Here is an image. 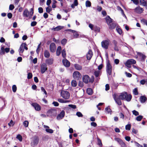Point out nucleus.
I'll return each instance as SVG.
<instances>
[{
  "instance_id": "nucleus-23",
  "label": "nucleus",
  "mask_w": 147,
  "mask_h": 147,
  "mask_svg": "<svg viewBox=\"0 0 147 147\" xmlns=\"http://www.w3.org/2000/svg\"><path fill=\"white\" fill-rule=\"evenodd\" d=\"M105 20L107 23L108 25L112 22V20L109 16L106 17Z\"/></svg>"
},
{
  "instance_id": "nucleus-18",
  "label": "nucleus",
  "mask_w": 147,
  "mask_h": 147,
  "mask_svg": "<svg viewBox=\"0 0 147 147\" xmlns=\"http://www.w3.org/2000/svg\"><path fill=\"white\" fill-rule=\"evenodd\" d=\"M93 55L92 52L91 50H89L87 54V58L88 60H90Z\"/></svg>"
},
{
  "instance_id": "nucleus-41",
  "label": "nucleus",
  "mask_w": 147,
  "mask_h": 147,
  "mask_svg": "<svg viewBox=\"0 0 147 147\" xmlns=\"http://www.w3.org/2000/svg\"><path fill=\"white\" fill-rule=\"evenodd\" d=\"M143 116L142 115H139L136 117V119L138 121H140L143 118Z\"/></svg>"
},
{
  "instance_id": "nucleus-24",
  "label": "nucleus",
  "mask_w": 147,
  "mask_h": 147,
  "mask_svg": "<svg viewBox=\"0 0 147 147\" xmlns=\"http://www.w3.org/2000/svg\"><path fill=\"white\" fill-rule=\"evenodd\" d=\"M74 67L75 69L78 70H81L82 68V66L78 64H75L74 65Z\"/></svg>"
},
{
  "instance_id": "nucleus-45",
  "label": "nucleus",
  "mask_w": 147,
  "mask_h": 147,
  "mask_svg": "<svg viewBox=\"0 0 147 147\" xmlns=\"http://www.w3.org/2000/svg\"><path fill=\"white\" fill-rule=\"evenodd\" d=\"M68 107H69L70 108H71L73 109H76V105L72 104L68 105Z\"/></svg>"
},
{
  "instance_id": "nucleus-16",
  "label": "nucleus",
  "mask_w": 147,
  "mask_h": 147,
  "mask_svg": "<svg viewBox=\"0 0 147 147\" xmlns=\"http://www.w3.org/2000/svg\"><path fill=\"white\" fill-rule=\"evenodd\" d=\"M65 30L66 31H69L73 33V38H78V37L79 36V34H78L77 32H76V31L75 30H72L71 29H67L66 30Z\"/></svg>"
},
{
  "instance_id": "nucleus-22",
  "label": "nucleus",
  "mask_w": 147,
  "mask_h": 147,
  "mask_svg": "<svg viewBox=\"0 0 147 147\" xmlns=\"http://www.w3.org/2000/svg\"><path fill=\"white\" fill-rule=\"evenodd\" d=\"M147 100L146 97L144 96H141L140 98V102L142 103L145 102Z\"/></svg>"
},
{
  "instance_id": "nucleus-12",
  "label": "nucleus",
  "mask_w": 147,
  "mask_h": 147,
  "mask_svg": "<svg viewBox=\"0 0 147 147\" xmlns=\"http://www.w3.org/2000/svg\"><path fill=\"white\" fill-rule=\"evenodd\" d=\"M26 45V43H23L20 45V48L18 50L20 55H22L21 54L23 53L24 49V47L25 45Z\"/></svg>"
},
{
  "instance_id": "nucleus-38",
  "label": "nucleus",
  "mask_w": 147,
  "mask_h": 147,
  "mask_svg": "<svg viewBox=\"0 0 147 147\" xmlns=\"http://www.w3.org/2000/svg\"><path fill=\"white\" fill-rule=\"evenodd\" d=\"M62 55L63 58H65L66 56V51L65 49H63L62 51Z\"/></svg>"
},
{
  "instance_id": "nucleus-34",
  "label": "nucleus",
  "mask_w": 147,
  "mask_h": 147,
  "mask_svg": "<svg viewBox=\"0 0 147 147\" xmlns=\"http://www.w3.org/2000/svg\"><path fill=\"white\" fill-rule=\"evenodd\" d=\"M86 7H90L91 6V3L89 1L87 0L86 2Z\"/></svg>"
},
{
  "instance_id": "nucleus-11",
  "label": "nucleus",
  "mask_w": 147,
  "mask_h": 147,
  "mask_svg": "<svg viewBox=\"0 0 147 147\" xmlns=\"http://www.w3.org/2000/svg\"><path fill=\"white\" fill-rule=\"evenodd\" d=\"M49 49L52 53L55 52L56 50V47L55 44L53 42L51 43L50 45Z\"/></svg>"
},
{
  "instance_id": "nucleus-25",
  "label": "nucleus",
  "mask_w": 147,
  "mask_h": 147,
  "mask_svg": "<svg viewBox=\"0 0 147 147\" xmlns=\"http://www.w3.org/2000/svg\"><path fill=\"white\" fill-rule=\"evenodd\" d=\"M64 27L61 26H58L55 28H54L52 29V30H53L54 31H58L61 30Z\"/></svg>"
},
{
  "instance_id": "nucleus-53",
  "label": "nucleus",
  "mask_w": 147,
  "mask_h": 147,
  "mask_svg": "<svg viewBox=\"0 0 147 147\" xmlns=\"http://www.w3.org/2000/svg\"><path fill=\"white\" fill-rule=\"evenodd\" d=\"M32 75L31 73H29L28 74L27 78L28 79H31L32 77Z\"/></svg>"
},
{
  "instance_id": "nucleus-44",
  "label": "nucleus",
  "mask_w": 147,
  "mask_h": 147,
  "mask_svg": "<svg viewBox=\"0 0 147 147\" xmlns=\"http://www.w3.org/2000/svg\"><path fill=\"white\" fill-rule=\"evenodd\" d=\"M16 138L18 139L20 142H21L22 140V137L21 136L20 134H18L17 137Z\"/></svg>"
},
{
  "instance_id": "nucleus-33",
  "label": "nucleus",
  "mask_w": 147,
  "mask_h": 147,
  "mask_svg": "<svg viewBox=\"0 0 147 147\" xmlns=\"http://www.w3.org/2000/svg\"><path fill=\"white\" fill-rule=\"evenodd\" d=\"M67 42V40L65 38L63 39L61 41V43L63 45H65Z\"/></svg>"
},
{
  "instance_id": "nucleus-40",
  "label": "nucleus",
  "mask_w": 147,
  "mask_h": 147,
  "mask_svg": "<svg viewBox=\"0 0 147 147\" xmlns=\"http://www.w3.org/2000/svg\"><path fill=\"white\" fill-rule=\"evenodd\" d=\"M133 92L134 94L135 95H138V89L137 88H135L133 90Z\"/></svg>"
},
{
  "instance_id": "nucleus-30",
  "label": "nucleus",
  "mask_w": 147,
  "mask_h": 147,
  "mask_svg": "<svg viewBox=\"0 0 147 147\" xmlns=\"http://www.w3.org/2000/svg\"><path fill=\"white\" fill-rule=\"evenodd\" d=\"M5 54L4 48V47H2L1 48V50H0V55H2Z\"/></svg>"
},
{
  "instance_id": "nucleus-26",
  "label": "nucleus",
  "mask_w": 147,
  "mask_h": 147,
  "mask_svg": "<svg viewBox=\"0 0 147 147\" xmlns=\"http://www.w3.org/2000/svg\"><path fill=\"white\" fill-rule=\"evenodd\" d=\"M61 46H59L57 49L56 51V54L57 56H59L61 53Z\"/></svg>"
},
{
  "instance_id": "nucleus-57",
  "label": "nucleus",
  "mask_w": 147,
  "mask_h": 147,
  "mask_svg": "<svg viewBox=\"0 0 147 147\" xmlns=\"http://www.w3.org/2000/svg\"><path fill=\"white\" fill-rule=\"evenodd\" d=\"M38 12L40 13H42L43 12V9L41 7H39L38 8Z\"/></svg>"
},
{
  "instance_id": "nucleus-48",
  "label": "nucleus",
  "mask_w": 147,
  "mask_h": 147,
  "mask_svg": "<svg viewBox=\"0 0 147 147\" xmlns=\"http://www.w3.org/2000/svg\"><path fill=\"white\" fill-rule=\"evenodd\" d=\"M146 2H147L145 1L144 0H140V4L144 6L146 5Z\"/></svg>"
},
{
  "instance_id": "nucleus-5",
  "label": "nucleus",
  "mask_w": 147,
  "mask_h": 147,
  "mask_svg": "<svg viewBox=\"0 0 147 147\" xmlns=\"http://www.w3.org/2000/svg\"><path fill=\"white\" fill-rule=\"evenodd\" d=\"M112 67L109 62H107L106 65V71L108 75H110L112 74Z\"/></svg>"
},
{
  "instance_id": "nucleus-19",
  "label": "nucleus",
  "mask_w": 147,
  "mask_h": 147,
  "mask_svg": "<svg viewBox=\"0 0 147 147\" xmlns=\"http://www.w3.org/2000/svg\"><path fill=\"white\" fill-rule=\"evenodd\" d=\"M53 59L52 58L47 59L45 61L46 64L48 65H51L53 63Z\"/></svg>"
},
{
  "instance_id": "nucleus-49",
  "label": "nucleus",
  "mask_w": 147,
  "mask_h": 147,
  "mask_svg": "<svg viewBox=\"0 0 147 147\" xmlns=\"http://www.w3.org/2000/svg\"><path fill=\"white\" fill-rule=\"evenodd\" d=\"M131 125L130 124H128L125 126V128L126 130H129L130 129Z\"/></svg>"
},
{
  "instance_id": "nucleus-55",
  "label": "nucleus",
  "mask_w": 147,
  "mask_h": 147,
  "mask_svg": "<svg viewBox=\"0 0 147 147\" xmlns=\"http://www.w3.org/2000/svg\"><path fill=\"white\" fill-rule=\"evenodd\" d=\"M125 73L126 76L130 78L132 76V74L130 73L125 72Z\"/></svg>"
},
{
  "instance_id": "nucleus-14",
  "label": "nucleus",
  "mask_w": 147,
  "mask_h": 147,
  "mask_svg": "<svg viewBox=\"0 0 147 147\" xmlns=\"http://www.w3.org/2000/svg\"><path fill=\"white\" fill-rule=\"evenodd\" d=\"M65 114V113L64 111L63 110L62 111L61 113L57 115V119L58 120H59L62 119L64 117Z\"/></svg>"
},
{
  "instance_id": "nucleus-51",
  "label": "nucleus",
  "mask_w": 147,
  "mask_h": 147,
  "mask_svg": "<svg viewBox=\"0 0 147 147\" xmlns=\"http://www.w3.org/2000/svg\"><path fill=\"white\" fill-rule=\"evenodd\" d=\"M133 114L134 115H135L136 116L139 115V113L137 111L134 110L132 111Z\"/></svg>"
},
{
  "instance_id": "nucleus-56",
  "label": "nucleus",
  "mask_w": 147,
  "mask_h": 147,
  "mask_svg": "<svg viewBox=\"0 0 147 147\" xmlns=\"http://www.w3.org/2000/svg\"><path fill=\"white\" fill-rule=\"evenodd\" d=\"M41 89L42 91V92H43L45 94L47 95V94L46 91L45 90L43 87H41Z\"/></svg>"
},
{
  "instance_id": "nucleus-63",
  "label": "nucleus",
  "mask_w": 147,
  "mask_h": 147,
  "mask_svg": "<svg viewBox=\"0 0 147 147\" xmlns=\"http://www.w3.org/2000/svg\"><path fill=\"white\" fill-rule=\"evenodd\" d=\"M119 61L118 59H115L114 60L115 63L116 65L118 64L119 63Z\"/></svg>"
},
{
  "instance_id": "nucleus-42",
  "label": "nucleus",
  "mask_w": 147,
  "mask_h": 147,
  "mask_svg": "<svg viewBox=\"0 0 147 147\" xmlns=\"http://www.w3.org/2000/svg\"><path fill=\"white\" fill-rule=\"evenodd\" d=\"M23 124L25 127H27L28 125V122L27 121H25L23 122Z\"/></svg>"
},
{
  "instance_id": "nucleus-59",
  "label": "nucleus",
  "mask_w": 147,
  "mask_h": 147,
  "mask_svg": "<svg viewBox=\"0 0 147 147\" xmlns=\"http://www.w3.org/2000/svg\"><path fill=\"white\" fill-rule=\"evenodd\" d=\"M7 17L9 19H11V18L12 16V14L11 13H8L7 15Z\"/></svg>"
},
{
  "instance_id": "nucleus-43",
  "label": "nucleus",
  "mask_w": 147,
  "mask_h": 147,
  "mask_svg": "<svg viewBox=\"0 0 147 147\" xmlns=\"http://www.w3.org/2000/svg\"><path fill=\"white\" fill-rule=\"evenodd\" d=\"M52 10V8L50 6H49L46 8V11L47 12L49 13Z\"/></svg>"
},
{
  "instance_id": "nucleus-13",
  "label": "nucleus",
  "mask_w": 147,
  "mask_h": 147,
  "mask_svg": "<svg viewBox=\"0 0 147 147\" xmlns=\"http://www.w3.org/2000/svg\"><path fill=\"white\" fill-rule=\"evenodd\" d=\"M31 105L36 111H39L41 110V107L37 103H33Z\"/></svg>"
},
{
  "instance_id": "nucleus-39",
  "label": "nucleus",
  "mask_w": 147,
  "mask_h": 147,
  "mask_svg": "<svg viewBox=\"0 0 147 147\" xmlns=\"http://www.w3.org/2000/svg\"><path fill=\"white\" fill-rule=\"evenodd\" d=\"M45 131L47 133H50L51 134H52L53 132V130L50 129H47L46 128L45 129Z\"/></svg>"
},
{
  "instance_id": "nucleus-28",
  "label": "nucleus",
  "mask_w": 147,
  "mask_h": 147,
  "mask_svg": "<svg viewBox=\"0 0 147 147\" xmlns=\"http://www.w3.org/2000/svg\"><path fill=\"white\" fill-rule=\"evenodd\" d=\"M109 25V28L111 29L115 28L116 26V24L115 23L110 24Z\"/></svg>"
},
{
  "instance_id": "nucleus-17",
  "label": "nucleus",
  "mask_w": 147,
  "mask_h": 147,
  "mask_svg": "<svg viewBox=\"0 0 147 147\" xmlns=\"http://www.w3.org/2000/svg\"><path fill=\"white\" fill-rule=\"evenodd\" d=\"M63 65L66 67H68L70 65V63L66 59H64L62 60Z\"/></svg>"
},
{
  "instance_id": "nucleus-60",
  "label": "nucleus",
  "mask_w": 147,
  "mask_h": 147,
  "mask_svg": "<svg viewBox=\"0 0 147 147\" xmlns=\"http://www.w3.org/2000/svg\"><path fill=\"white\" fill-rule=\"evenodd\" d=\"M110 88L109 86V85L108 84H107L105 85V90L106 91L108 90Z\"/></svg>"
},
{
  "instance_id": "nucleus-4",
  "label": "nucleus",
  "mask_w": 147,
  "mask_h": 147,
  "mask_svg": "<svg viewBox=\"0 0 147 147\" xmlns=\"http://www.w3.org/2000/svg\"><path fill=\"white\" fill-rule=\"evenodd\" d=\"M39 139L37 136H34L31 142V146L32 147H34L36 146L39 142Z\"/></svg>"
},
{
  "instance_id": "nucleus-27",
  "label": "nucleus",
  "mask_w": 147,
  "mask_h": 147,
  "mask_svg": "<svg viewBox=\"0 0 147 147\" xmlns=\"http://www.w3.org/2000/svg\"><path fill=\"white\" fill-rule=\"evenodd\" d=\"M45 57L47 58H49L50 56V54L49 52L47 50H45L44 53Z\"/></svg>"
},
{
  "instance_id": "nucleus-20",
  "label": "nucleus",
  "mask_w": 147,
  "mask_h": 147,
  "mask_svg": "<svg viewBox=\"0 0 147 147\" xmlns=\"http://www.w3.org/2000/svg\"><path fill=\"white\" fill-rule=\"evenodd\" d=\"M30 12L27 9H26L24 11L23 15L24 17H28L29 16Z\"/></svg>"
},
{
  "instance_id": "nucleus-52",
  "label": "nucleus",
  "mask_w": 147,
  "mask_h": 147,
  "mask_svg": "<svg viewBox=\"0 0 147 147\" xmlns=\"http://www.w3.org/2000/svg\"><path fill=\"white\" fill-rule=\"evenodd\" d=\"M12 90L13 92H15L17 90V87L16 85H13L12 87Z\"/></svg>"
},
{
  "instance_id": "nucleus-61",
  "label": "nucleus",
  "mask_w": 147,
  "mask_h": 147,
  "mask_svg": "<svg viewBox=\"0 0 147 147\" xmlns=\"http://www.w3.org/2000/svg\"><path fill=\"white\" fill-rule=\"evenodd\" d=\"M146 81L144 80H142L140 81V83L142 85L144 84L145 83H146Z\"/></svg>"
},
{
  "instance_id": "nucleus-36",
  "label": "nucleus",
  "mask_w": 147,
  "mask_h": 147,
  "mask_svg": "<svg viewBox=\"0 0 147 147\" xmlns=\"http://www.w3.org/2000/svg\"><path fill=\"white\" fill-rule=\"evenodd\" d=\"M100 71H94V74L96 77H98L99 76V74L100 73Z\"/></svg>"
},
{
  "instance_id": "nucleus-29",
  "label": "nucleus",
  "mask_w": 147,
  "mask_h": 147,
  "mask_svg": "<svg viewBox=\"0 0 147 147\" xmlns=\"http://www.w3.org/2000/svg\"><path fill=\"white\" fill-rule=\"evenodd\" d=\"M87 92L89 95L92 94L93 93L92 89L90 88H87Z\"/></svg>"
},
{
  "instance_id": "nucleus-35",
  "label": "nucleus",
  "mask_w": 147,
  "mask_h": 147,
  "mask_svg": "<svg viewBox=\"0 0 147 147\" xmlns=\"http://www.w3.org/2000/svg\"><path fill=\"white\" fill-rule=\"evenodd\" d=\"M57 100L58 102L61 103H66L69 102L67 100H64L61 98H59Z\"/></svg>"
},
{
  "instance_id": "nucleus-10",
  "label": "nucleus",
  "mask_w": 147,
  "mask_h": 147,
  "mask_svg": "<svg viewBox=\"0 0 147 147\" xmlns=\"http://www.w3.org/2000/svg\"><path fill=\"white\" fill-rule=\"evenodd\" d=\"M114 140L119 143L121 147H126V145L125 144L120 138H115L114 139Z\"/></svg>"
},
{
  "instance_id": "nucleus-37",
  "label": "nucleus",
  "mask_w": 147,
  "mask_h": 147,
  "mask_svg": "<svg viewBox=\"0 0 147 147\" xmlns=\"http://www.w3.org/2000/svg\"><path fill=\"white\" fill-rule=\"evenodd\" d=\"M116 30L117 32L120 35L122 34V30L119 28L116 27Z\"/></svg>"
},
{
  "instance_id": "nucleus-9",
  "label": "nucleus",
  "mask_w": 147,
  "mask_h": 147,
  "mask_svg": "<svg viewBox=\"0 0 147 147\" xmlns=\"http://www.w3.org/2000/svg\"><path fill=\"white\" fill-rule=\"evenodd\" d=\"M41 73L43 74L44 73L47 69V65L45 63H43L40 66Z\"/></svg>"
},
{
  "instance_id": "nucleus-50",
  "label": "nucleus",
  "mask_w": 147,
  "mask_h": 147,
  "mask_svg": "<svg viewBox=\"0 0 147 147\" xmlns=\"http://www.w3.org/2000/svg\"><path fill=\"white\" fill-rule=\"evenodd\" d=\"M14 123L13 122V121L11 120L10 122L8 123V125L10 127L11 126H13L14 125Z\"/></svg>"
},
{
  "instance_id": "nucleus-46",
  "label": "nucleus",
  "mask_w": 147,
  "mask_h": 147,
  "mask_svg": "<svg viewBox=\"0 0 147 147\" xmlns=\"http://www.w3.org/2000/svg\"><path fill=\"white\" fill-rule=\"evenodd\" d=\"M53 110H50L48 111L47 112V116H49L50 115L52 116L53 115H52V113L53 112Z\"/></svg>"
},
{
  "instance_id": "nucleus-3",
  "label": "nucleus",
  "mask_w": 147,
  "mask_h": 147,
  "mask_svg": "<svg viewBox=\"0 0 147 147\" xmlns=\"http://www.w3.org/2000/svg\"><path fill=\"white\" fill-rule=\"evenodd\" d=\"M136 61L132 59H129L127 60L125 63V65L127 67L130 68L131 67V65L136 63Z\"/></svg>"
},
{
  "instance_id": "nucleus-8",
  "label": "nucleus",
  "mask_w": 147,
  "mask_h": 147,
  "mask_svg": "<svg viewBox=\"0 0 147 147\" xmlns=\"http://www.w3.org/2000/svg\"><path fill=\"white\" fill-rule=\"evenodd\" d=\"M73 77L75 79L79 80L81 78L82 75L79 71H76L73 73Z\"/></svg>"
},
{
  "instance_id": "nucleus-64",
  "label": "nucleus",
  "mask_w": 147,
  "mask_h": 147,
  "mask_svg": "<svg viewBox=\"0 0 147 147\" xmlns=\"http://www.w3.org/2000/svg\"><path fill=\"white\" fill-rule=\"evenodd\" d=\"M91 125L92 126L94 127H96L97 126V124L96 123L94 122H92L91 123Z\"/></svg>"
},
{
  "instance_id": "nucleus-15",
  "label": "nucleus",
  "mask_w": 147,
  "mask_h": 147,
  "mask_svg": "<svg viewBox=\"0 0 147 147\" xmlns=\"http://www.w3.org/2000/svg\"><path fill=\"white\" fill-rule=\"evenodd\" d=\"M143 10V8L140 7L139 6L137 7L134 9L135 12L138 13H141Z\"/></svg>"
},
{
  "instance_id": "nucleus-54",
  "label": "nucleus",
  "mask_w": 147,
  "mask_h": 147,
  "mask_svg": "<svg viewBox=\"0 0 147 147\" xmlns=\"http://www.w3.org/2000/svg\"><path fill=\"white\" fill-rule=\"evenodd\" d=\"M37 24V22L36 21H33L31 23V26H34Z\"/></svg>"
},
{
  "instance_id": "nucleus-7",
  "label": "nucleus",
  "mask_w": 147,
  "mask_h": 147,
  "mask_svg": "<svg viewBox=\"0 0 147 147\" xmlns=\"http://www.w3.org/2000/svg\"><path fill=\"white\" fill-rule=\"evenodd\" d=\"M110 42L109 40H103L101 42V45L102 48L107 49L108 48V47Z\"/></svg>"
},
{
  "instance_id": "nucleus-47",
  "label": "nucleus",
  "mask_w": 147,
  "mask_h": 147,
  "mask_svg": "<svg viewBox=\"0 0 147 147\" xmlns=\"http://www.w3.org/2000/svg\"><path fill=\"white\" fill-rule=\"evenodd\" d=\"M76 115L78 117H82L83 116L82 114L80 112H77L76 113Z\"/></svg>"
},
{
  "instance_id": "nucleus-6",
  "label": "nucleus",
  "mask_w": 147,
  "mask_h": 147,
  "mask_svg": "<svg viewBox=\"0 0 147 147\" xmlns=\"http://www.w3.org/2000/svg\"><path fill=\"white\" fill-rule=\"evenodd\" d=\"M61 96L65 99H68L70 97V94L67 91L63 90L61 92Z\"/></svg>"
},
{
  "instance_id": "nucleus-2",
  "label": "nucleus",
  "mask_w": 147,
  "mask_h": 147,
  "mask_svg": "<svg viewBox=\"0 0 147 147\" xmlns=\"http://www.w3.org/2000/svg\"><path fill=\"white\" fill-rule=\"evenodd\" d=\"M94 78L93 77H92L90 79L89 76L85 75L83 76L82 80L86 84H87L89 82L92 83L94 81Z\"/></svg>"
},
{
  "instance_id": "nucleus-58",
  "label": "nucleus",
  "mask_w": 147,
  "mask_h": 147,
  "mask_svg": "<svg viewBox=\"0 0 147 147\" xmlns=\"http://www.w3.org/2000/svg\"><path fill=\"white\" fill-rule=\"evenodd\" d=\"M52 104L56 107L58 106L59 105V103L55 101H54L53 102Z\"/></svg>"
},
{
  "instance_id": "nucleus-1",
  "label": "nucleus",
  "mask_w": 147,
  "mask_h": 147,
  "mask_svg": "<svg viewBox=\"0 0 147 147\" xmlns=\"http://www.w3.org/2000/svg\"><path fill=\"white\" fill-rule=\"evenodd\" d=\"M113 96L116 103L120 106L122 104L121 100L125 99L126 101H129L132 97L131 95H128L127 93L125 92L121 93L120 95L117 93H114L113 94Z\"/></svg>"
},
{
  "instance_id": "nucleus-32",
  "label": "nucleus",
  "mask_w": 147,
  "mask_h": 147,
  "mask_svg": "<svg viewBox=\"0 0 147 147\" xmlns=\"http://www.w3.org/2000/svg\"><path fill=\"white\" fill-rule=\"evenodd\" d=\"M105 109L106 113L108 114H111V110L109 107H107L105 108Z\"/></svg>"
},
{
  "instance_id": "nucleus-62",
  "label": "nucleus",
  "mask_w": 147,
  "mask_h": 147,
  "mask_svg": "<svg viewBox=\"0 0 147 147\" xmlns=\"http://www.w3.org/2000/svg\"><path fill=\"white\" fill-rule=\"evenodd\" d=\"M14 8V7L13 5L11 4L9 5V9L10 10H12Z\"/></svg>"
},
{
  "instance_id": "nucleus-21",
  "label": "nucleus",
  "mask_w": 147,
  "mask_h": 147,
  "mask_svg": "<svg viewBox=\"0 0 147 147\" xmlns=\"http://www.w3.org/2000/svg\"><path fill=\"white\" fill-rule=\"evenodd\" d=\"M137 54L141 58L142 61H144L146 58V56L141 53L137 52Z\"/></svg>"
},
{
  "instance_id": "nucleus-31",
  "label": "nucleus",
  "mask_w": 147,
  "mask_h": 147,
  "mask_svg": "<svg viewBox=\"0 0 147 147\" xmlns=\"http://www.w3.org/2000/svg\"><path fill=\"white\" fill-rule=\"evenodd\" d=\"M71 86L73 87H76L77 85L76 81L75 80H73L71 82Z\"/></svg>"
}]
</instances>
